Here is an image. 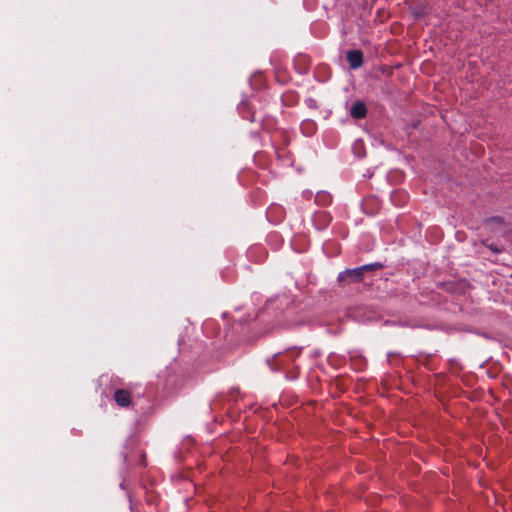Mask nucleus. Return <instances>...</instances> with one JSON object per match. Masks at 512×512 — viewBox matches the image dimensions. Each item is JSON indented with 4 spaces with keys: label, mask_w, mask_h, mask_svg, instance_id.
<instances>
[{
    "label": "nucleus",
    "mask_w": 512,
    "mask_h": 512,
    "mask_svg": "<svg viewBox=\"0 0 512 512\" xmlns=\"http://www.w3.org/2000/svg\"><path fill=\"white\" fill-rule=\"evenodd\" d=\"M346 58L349 63V67L354 70L360 68L364 62L363 52L359 49L348 51Z\"/></svg>",
    "instance_id": "3"
},
{
    "label": "nucleus",
    "mask_w": 512,
    "mask_h": 512,
    "mask_svg": "<svg viewBox=\"0 0 512 512\" xmlns=\"http://www.w3.org/2000/svg\"><path fill=\"white\" fill-rule=\"evenodd\" d=\"M363 277L364 275L360 267H357L340 272L337 280L341 286H345L351 283L360 282L363 280Z\"/></svg>",
    "instance_id": "1"
},
{
    "label": "nucleus",
    "mask_w": 512,
    "mask_h": 512,
    "mask_svg": "<svg viewBox=\"0 0 512 512\" xmlns=\"http://www.w3.org/2000/svg\"><path fill=\"white\" fill-rule=\"evenodd\" d=\"M367 114V108L363 101H356L353 103L351 109H350V115L354 119H362Z\"/></svg>",
    "instance_id": "5"
},
{
    "label": "nucleus",
    "mask_w": 512,
    "mask_h": 512,
    "mask_svg": "<svg viewBox=\"0 0 512 512\" xmlns=\"http://www.w3.org/2000/svg\"><path fill=\"white\" fill-rule=\"evenodd\" d=\"M511 278H512V273H511Z\"/></svg>",
    "instance_id": "11"
},
{
    "label": "nucleus",
    "mask_w": 512,
    "mask_h": 512,
    "mask_svg": "<svg viewBox=\"0 0 512 512\" xmlns=\"http://www.w3.org/2000/svg\"><path fill=\"white\" fill-rule=\"evenodd\" d=\"M384 266L383 264L379 263V262H374V263H370V264H366V265H363V266H360V269L363 273V275L366 273V272H371V271H375V270H378V269H382Z\"/></svg>",
    "instance_id": "6"
},
{
    "label": "nucleus",
    "mask_w": 512,
    "mask_h": 512,
    "mask_svg": "<svg viewBox=\"0 0 512 512\" xmlns=\"http://www.w3.org/2000/svg\"><path fill=\"white\" fill-rule=\"evenodd\" d=\"M313 125H314V124H313L312 122L307 121V122L302 123V126H301V127H302V129H305V127L307 126V127H311V129H312V128H313Z\"/></svg>",
    "instance_id": "9"
},
{
    "label": "nucleus",
    "mask_w": 512,
    "mask_h": 512,
    "mask_svg": "<svg viewBox=\"0 0 512 512\" xmlns=\"http://www.w3.org/2000/svg\"><path fill=\"white\" fill-rule=\"evenodd\" d=\"M301 354V349L290 348L283 353H277L274 356V361L281 367H286L288 363L293 362Z\"/></svg>",
    "instance_id": "2"
},
{
    "label": "nucleus",
    "mask_w": 512,
    "mask_h": 512,
    "mask_svg": "<svg viewBox=\"0 0 512 512\" xmlns=\"http://www.w3.org/2000/svg\"><path fill=\"white\" fill-rule=\"evenodd\" d=\"M114 401L121 408H127L131 405L132 399L131 394L128 390L117 389L114 392Z\"/></svg>",
    "instance_id": "4"
},
{
    "label": "nucleus",
    "mask_w": 512,
    "mask_h": 512,
    "mask_svg": "<svg viewBox=\"0 0 512 512\" xmlns=\"http://www.w3.org/2000/svg\"><path fill=\"white\" fill-rule=\"evenodd\" d=\"M487 222H497V223H502V218L500 217H491L487 220Z\"/></svg>",
    "instance_id": "8"
},
{
    "label": "nucleus",
    "mask_w": 512,
    "mask_h": 512,
    "mask_svg": "<svg viewBox=\"0 0 512 512\" xmlns=\"http://www.w3.org/2000/svg\"><path fill=\"white\" fill-rule=\"evenodd\" d=\"M493 251H495V252H497V253H498V252H500V250H499V249H497V248H496V249H493Z\"/></svg>",
    "instance_id": "10"
},
{
    "label": "nucleus",
    "mask_w": 512,
    "mask_h": 512,
    "mask_svg": "<svg viewBox=\"0 0 512 512\" xmlns=\"http://www.w3.org/2000/svg\"><path fill=\"white\" fill-rule=\"evenodd\" d=\"M406 198H407L406 193L401 192V191H395V192H393V193H392V195H391V199H392V201H393L395 204H397V203H398V201H399V202H404V201L406 200Z\"/></svg>",
    "instance_id": "7"
}]
</instances>
